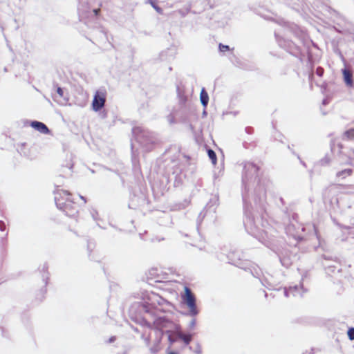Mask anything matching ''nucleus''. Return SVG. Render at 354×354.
Masks as SVG:
<instances>
[{
    "label": "nucleus",
    "mask_w": 354,
    "mask_h": 354,
    "mask_svg": "<svg viewBox=\"0 0 354 354\" xmlns=\"http://www.w3.org/2000/svg\"><path fill=\"white\" fill-rule=\"evenodd\" d=\"M80 198L82 199L84 201V203H86V200L84 199V198L83 196H80Z\"/></svg>",
    "instance_id": "obj_17"
},
{
    "label": "nucleus",
    "mask_w": 354,
    "mask_h": 354,
    "mask_svg": "<svg viewBox=\"0 0 354 354\" xmlns=\"http://www.w3.org/2000/svg\"><path fill=\"white\" fill-rule=\"evenodd\" d=\"M344 139L346 140L354 141V129H349L344 133Z\"/></svg>",
    "instance_id": "obj_7"
},
{
    "label": "nucleus",
    "mask_w": 354,
    "mask_h": 354,
    "mask_svg": "<svg viewBox=\"0 0 354 354\" xmlns=\"http://www.w3.org/2000/svg\"><path fill=\"white\" fill-rule=\"evenodd\" d=\"M57 93L59 95V96H61V97H62V96H63V95H64V91H63V90H62V88L58 87V88H57Z\"/></svg>",
    "instance_id": "obj_14"
},
{
    "label": "nucleus",
    "mask_w": 354,
    "mask_h": 354,
    "mask_svg": "<svg viewBox=\"0 0 354 354\" xmlns=\"http://www.w3.org/2000/svg\"><path fill=\"white\" fill-rule=\"evenodd\" d=\"M200 99H201V102L202 104L204 106H206L209 102V96L204 88H202V90L201 91Z\"/></svg>",
    "instance_id": "obj_6"
},
{
    "label": "nucleus",
    "mask_w": 354,
    "mask_h": 354,
    "mask_svg": "<svg viewBox=\"0 0 354 354\" xmlns=\"http://www.w3.org/2000/svg\"><path fill=\"white\" fill-rule=\"evenodd\" d=\"M221 52L225 53L230 50V47L227 45L220 44L218 46Z\"/></svg>",
    "instance_id": "obj_11"
},
{
    "label": "nucleus",
    "mask_w": 354,
    "mask_h": 354,
    "mask_svg": "<svg viewBox=\"0 0 354 354\" xmlns=\"http://www.w3.org/2000/svg\"><path fill=\"white\" fill-rule=\"evenodd\" d=\"M316 73L319 76H322L324 73V69L322 67H318L316 70Z\"/></svg>",
    "instance_id": "obj_13"
},
{
    "label": "nucleus",
    "mask_w": 354,
    "mask_h": 354,
    "mask_svg": "<svg viewBox=\"0 0 354 354\" xmlns=\"http://www.w3.org/2000/svg\"><path fill=\"white\" fill-rule=\"evenodd\" d=\"M353 173V170L351 169H346L342 171H339L337 174V176L340 177L343 176H351Z\"/></svg>",
    "instance_id": "obj_10"
},
{
    "label": "nucleus",
    "mask_w": 354,
    "mask_h": 354,
    "mask_svg": "<svg viewBox=\"0 0 354 354\" xmlns=\"http://www.w3.org/2000/svg\"><path fill=\"white\" fill-rule=\"evenodd\" d=\"M207 154L212 163L216 164L217 161L216 153L212 149H209L207 151Z\"/></svg>",
    "instance_id": "obj_9"
},
{
    "label": "nucleus",
    "mask_w": 354,
    "mask_h": 354,
    "mask_svg": "<svg viewBox=\"0 0 354 354\" xmlns=\"http://www.w3.org/2000/svg\"><path fill=\"white\" fill-rule=\"evenodd\" d=\"M348 337L351 340H354V328H350L347 332Z\"/></svg>",
    "instance_id": "obj_12"
},
{
    "label": "nucleus",
    "mask_w": 354,
    "mask_h": 354,
    "mask_svg": "<svg viewBox=\"0 0 354 354\" xmlns=\"http://www.w3.org/2000/svg\"><path fill=\"white\" fill-rule=\"evenodd\" d=\"M30 126L35 130L44 134H48L50 132L47 126L43 122L39 121H32Z\"/></svg>",
    "instance_id": "obj_4"
},
{
    "label": "nucleus",
    "mask_w": 354,
    "mask_h": 354,
    "mask_svg": "<svg viewBox=\"0 0 354 354\" xmlns=\"http://www.w3.org/2000/svg\"><path fill=\"white\" fill-rule=\"evenodd\" d=\"M344 80L346 84L348 86H352L353 84V73L346 68L342 70Z\"/></svg>",
    "instance_id": "obj_5"
},
{
    "label": "nucleus",
    "mask_w": 354,
    "mask_h": 354,
    "mask_svg": "<svg viewBox=\"0 0 354 354\" xmlns=\"http://www.w3.org/2000/svg\"><path fill=\"white\" fill-rule=\"evenodd\" d=\"M100 12V8H97V9H94L93 10V12H94L95 16H97L99 15Z\"/></svg>",
    "instance_id": "obj_15"
},
{
    "label": "nucleus",
    "mask_w": 354,
    "mask_h": 354,
    "mask_svg": "<svg viewBox=\"0 0 354 354\" xmlns=\"http://www.w3.org/2000/svg\"><path fill=\"white\" fill-rule=\"evenodd\" d=\"M152 6L158 11H159L160 9V8L157 7L155 4L151 3Z\"/></svg>",
    "instance_id": "obj_16"
},
{
    "label": "nucleus",
    "mask_w": 354,
    "mask_h": 354,
    "mask_svg": "<svg viewBox=\"0 0 354 354\" xmlns=\"http://www.w3.org/2000/svg\"><path fill=\"white\" fill-rule=\"evenodd\" d=\"M106 91L105 90L97 91L93 102L92 108L94 111H100L104 106L106 102Z\"/></svg>",
    "instance_id": "obj_3"
},
{
    "label": "nucleus",
    "mask_w": 354,
    "mask_h": 354,
    "mask_svg": "<svg viewBox=\"0 0 354 354\" xmlns=\"http://www.w3.org/2000/svg\"><path fill=\"white\" fill-rule=\"evenodd\" d=\"M181 299L183 303L187 306L190 314L193 316L196 315L198 312L196 304V297L187 286H185L184 293L181 295Z\"/></svg>",
    "instance_id": "obj_2"
},
{
    "label": "nucleus",
    "mask_w": 354,
    "mask_h": 354,
    "mask_svg": "<svg viewBox=\"0 0 354 354\" xmlns=\"http://www.w3.org/2000/svg\"><path fill=\"white\" fill-rule=\"evenodd\" d=\"M55 204L59 209L70 217H76L79 214L80 205L72 199V194L63 189L55 192Z\"/></svg>",
    "instance_id": "obj_1"
},
{
    "label": "nucleus",
    "mask_w": 354,
    "mask_h": 354,
    "mask_svg": "<svg viewBox=\"0 0 354 354\" xmlns=\"http://www.w3.org/2000/svg\"><path fill=\"white\" fill-rule=\"evenodd\" d=\"M178 337L182 339L186 344H189L192 341V335L189 334H184L180 333L178 334Z\"/></svg>",
    "instance_id": "obj_8"
}]
</instances>
